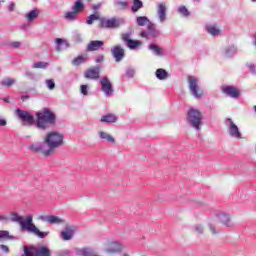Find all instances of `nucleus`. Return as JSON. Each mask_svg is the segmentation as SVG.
Returning <instances> with one entry per match:
<instances>
[{
	"label": "nucleus",
	"mask_w": 256,
	"mask_h": 256,
	"mask_svg": "<svg viewBox=\"0 0 256 256\" xmlns=\"http://www.w3.org/2000/svg\"><path fill=\"white\" fill-rule=\"evenodd\" d=\"M63 139V134L55 131L49 132L44 137L43 144H32L30 145V149L35 153H42L44 157H51V155H55V151L59 147L63 146Z\"/></svg>",
	"instance_id": "nucleus-1"
},
{
	"label": "nucleus",
	"mask_w": 256,
	"mask_h": 256,
	"mask_svg": "<svg viewBox=\"0 0 256 256\" xmlns=\"http://www.w3.org/2000/svg\"><path fill=\"white\" fill-rule=\"evenodd\" d=\"M10 219L11 221H14V223H19L21 231L33 233V235H36V237H39V239H45V237L49 235V232H41V230H39V228H37V226L33 224L32 215H27L25 218H23V216L12 212L10 215Z\"/></svg>",
	"instance_id": "nucleus-2"
},
{
	"label": "nucleus",
	"mask_w": 256,
	"mask_h": 256,
	"mask_svg": "<svg viewBox=\"0 0 256 256\" xmlns=\"http://www.w3.org/2000/svg\"><path fill=\"white\" fill-rule=\"evenodd\" d=\"M36 127L38 129H47L49 125L55 123V114L51 110L44 108L42 111L37 112Z\"/></svg>",
	"instance_id": "nucleus-3"
},
{
	"label": "nucleus",
	"mask_w": 256,
	"mask_h": 256,
	"mask_svg": "<svg viewBox=\"0 0 256 256\" xmlns=\"http://www.w3.org/2000/svg\"><path fill=\"white\" fill-rule=\"evenodd\" d=\"M187 121L192 127H194V129H196V131H199V129H201V121H203V116L199 110L191 108L187 114Z\"/></svg>",
	"instance_id": "nucleus-4"
},
{
	"label": "nucleus",
	"mask_w": 256,
	"mask_h": 256,
	"mask_svg": "<svg viewBox=\"0 0 256 256\" xmlns=\"http://www.w3.org/2000/svg\"><path fill=\"white\" fill-rule=\"evenodd\" d=\"M24 256H51V250L47 246L24 247Z\"/></svg>",
	"instance_id": "nucleus-5"
},
{
	"label": "nucleus",
	"mask_w": 256,
	"mask_h": 256,
	"mask_svg": "<svg viewBox=\"0 0 256 256\" xmlns=\"http://www.w3.org/2000/svg\"><path fill=\"white\" fill-rule=\"evenodd\" d=\"M125 249V246L119 241H107L104 244L103 251L108 255H115L116 253H121Z\"/></svg>",
	"instance_id": "nucleus-6"
},
{
	"label": "nucleus",
	"mask_w": 256,
	"mask_h": 256,
	"mask_svg": "<svg viewBox=\"0 0 256 256\" xmlns=\"http://www.w3.org/2000/svg\"><path fill=\"white\" fill-rule=\"evenodd\" d=\"M125 23V20L123 18H100V25L104 29H117L121 27Z\"/></svg>",
	"instance_id": "nucleus-7"
},
{
	"label": "nucleus",
	"mask_w": 256,
	"mask_h": 256,
	"mask_svg": "<svg viewBox=\"0 0 256 256\" xmlns=\"http://www.w3.org/2000/svg\"><path fill=\"white\" fill-rule=\"evenodd\" d=\"M189 89L196 99L203 97V89L199 87V79L195 76H188Z\"/></svg>",
	"instance_id": "nucleus-8"
},
{
	"label": "nucleus",
	"mask_w": 256,
	"mask_h": 256,
	"mask_svg": "<svg viewBox=\"0 0 256 256\" xmlns=\"http://www.w3.org/2000/svg\"><path fill=\"white\" fill-rule=\"evenodd\" d=\"M225 125L230 137H234V139H241V131H239V127L236 126L235 122H233L231 118H227L225 120Z\"/></svg>",
	"instance_id": "nucleus-9"
},
{
	"label": "nucleus",
	"mask_w": 256,
	"mask_h": 256,
	"mask_svg": "<svg viewBox=\"0 0 256 256\" xmlns=\"http://www.w3.org/2000/svg\"><path fill=\"white\" fill-rule=\"evenodd\" d=\"M16 113L19 119L22 121V125H24V127H31V125L35 123V118L29 114V112L17 109Z\"/></svg>",
	"instance_id": "nucleus-10"
},
{
	"label": "nucleus",
	"mask_w": 256,
	"mask_h": 256,
	"mask_svg": "<svg viewBox=\"0 0 256 256\" xmlns=\"http://www.w3.org/2000/svg\"><path fill=\"white\" fill-rule=\"evenodd\" d=\"M75 233H77V226L66 225L60 233V238L62 241H71L75 237Z\"/></svg>",
	"instance_id": "nucleus-11"
},
{
	"label": "nucleus",
	"mask_w": 256,
	"mask_h": 256,
	"mask_svg": "<svg viewBox=\"0 0 256 256\" xmlns=\"http://www.w3.org/2000/svg\"><path fill=\"white\" fill-rule=\"evenodd\" d=\"M38 219L44 223H49V225H61V223H65V220L55 215H40Z\"/></svg>",
	"instance_id": "nucleus-12"
},
{
	"label": "nucleus",
	"mask_w": 256,
	"mask_h": 256,
	"mask_svg": "<svg viewBox=\"0 0 256 256\" xmlns=\"http://www.w3.org/2000/svg\"><path fill=\"white\" fill-rule=\"evenodd\" d=\"M100 84L102 87L103 93L106 95V97H111L113 95V84H111V81H109V78L104 77L100 80Z\"/></svg>",
	"instance_id": "nucleus-13"
},
{
	"label": "nucleus",
	"mask_w": 256,
	"mask_h": 256,
	"mask_svg": "<svg viewBox=\"0 0 256 256\" xmlns=\"http://www.w3.org/2000/svg\"><path fill=\"white\" fill-rule=\"evenodd\" d=\"M122 41H125L129 49H137V47H141V41L131 39L130 33L122 34Z\"/></svg>",
	"instance_id": "nucleus-14"
},
{
	"label": "nucleus",
	"mask_w": 256,
	"mask_h": 256,
	"mask_svg": "<svg viewBox=\"0 0 256 256\" xmlns=\"http://www.w3.org/2000/svg\"><path fill=\"white\" fill-rule=\"evenodd\" d=\"M218 221L222 223L225 227L233 228L235 227V222L231 219V216L227 213L220 212L218 215Z\"/></svg>",
	"instance_id": "nucleus-15"
},
{
	"label": "nucleus",
	"mask_w": 256,
	"mask_h": 256,
	"mask_svg": "<svg viewBox=\"0 0 256 256\" xmlns=\"http://www.w3.org/2000/svg\"><path fill=\"white\" fill-rule=\"evenodd\" d=\"M101 73V68L99 66L89 68L88 70L85 71L84 77L86 79H99V74Z\"/></svg>",
	"instance_id": "nucleus-16"
},
{
	"label": "nucleus",
	"mask_w": 256,
	"mask_h": 256,
	"mask_svg": "<svg viewBox=\"0 0 256 256\" xmlns=\"http://www.w3.org/2000/svg\"><path fill=\"white\" fill-rule=\"evenodd\" d=\"M157 15L160 23H165V19H167V5L165 3L158 4Z\"/></svg>",
	"instance_id": "nucleus-17"
},
{
	"label": "nucleus",
	"mask_w": 256,
	"mask_h": 256,
	"mask_svg": "<svg viewBox=\"0 0 256 256\" xmlns=\"http://www.w3.org/2000/svg\"><path fill=\"white\" fill-rule=\"evenodd\" d=\"M222 91L225 95H228V97H232L233 99H237L240 95L239 89L233 86H222Z\"/></svg>",
	"instance_id": "nucleus-18"
},
{
	"label": "nucleus",
	"mask_w": 256,
	"mask_h": 256,
	"mask_svg": "<svg viewBox=\"0 0 256 256\" xmlns=\"http://www.w3.org/2000/svg\"><path fill=\"white\" fill-rule=\"evenodd\" d=\"M111 53L117 63H119V61H121L123 57H125V50L119 45L112 48Z\"/></svg>",
	"instance_id": "nucleus-19"
},
{
	"label": "nucleus",
	"mask_w": 256,
	"mask_h": 256,
	"mask_svg": "<svg viewBox=\"0 0 256 256\" xmlns=\"http://www.w3.org/2000/svg\"><path fill=\"white\" fill-rule=\"evenodd\" d=\"M105 45L103 41L100 40H94L91 41L87 46V51H99Z\"/></svg>",
	"instance_id": "nucleus-20"
},
{
	"label": "nucleus",
	"mask_w": 256,
	"mask_h": 256,
	"mask_svg": "<svg viewBox=\"0 0 256 256\" xmlns=\"http://www.w3.org/2000/svg\"><path fill=\"white\" fill-rule=\"evenodd\" d=\"M76 253L80 256H99V254H97V252L93 250V248H82L77 250Z\"/></svg>",
	"instance_id": "nucleus-21"
},
{
	"label": "nucleus",
	"mask_w": 256,
	"mask_h": 256,
	"mask_svg": "<svg viewBox=\"0 0 256 256\" xmlns=\"http://www.w3.org/2000/svg\"><path fill=\"white\" fill-rule=\"evenodd\" d=\"M115 7L119 9V11H125L129 8V1L127 0H116L114 2Z\"/></svg>",
	"instance_id": "nucleus-22"
},
{
	"label": "nucleus",
	"mask_w": 256,
	"mask_h": 256,
	"mask_svg": "<svg viewBox=\"0 0 256 256\" xmlns=\"http://www.w3.org/2000/svg\"><path fill=\"white\" fill-rule=\"evenodd\" d=\"M39 13H41L39 11V9H34L31 10L28 14H26V19L29 23L35 21V19H37V17H39Z\"/></svg>",
	"instance_id": "nucleus-23"
},
{
	"label": "nucleus",
	"mask_w": 256,
	"mask_h": 256,
	"mask_svg": "<svg viewBox=\"0 0 256 256\" xmlns=\"http://www.w3.org/2000/svg\"><path fill=\"white\" fill-rule=\"evenodd\" d=\"M99 137H100V139H103L104 141H108V143H115V138H113V136H111V134H109L107 132L100 131Z\"/></svg>",
	"instance_id": "nucleus-24"
},
{
	"label": "nucleus",
	"mask_w": 256,
	"mask_h": 256,
	"mask_svg": "<svg viewBox=\"0 0 256 256\" xmlns=\"http://www.w3.org/2000/svg\"><path fill=\"white\" fill-rule=\"evenodd\" d=\"M115 121H117V116L113 114H107L101 118L102 123H115Z\"/></svg>",
	"instance_id": "nucleus-25"
},
{
	"label": "nucleus",
	"mask_w": 256,
	"mask_h": 256,
	"mask_svg": "<svg viewBox=\"0 0 256 256\" xmlns=\"http://www.w3.org/2000/svg\"><path fill=\"white\" fill-rule=\"evenodd\" d=\"M83 9H85V5L83 4V2H81V0H77L72 7V11H74L78 15L79 13H81V11H83Z\"/></svg>",
	"instance_id": "nucleus-26"
},
{
	"label": "nucleus",
	"mask_w": 256,
	"mask_h": 256,
	"mask_svg": "<svg viewBox=\"0 0 256 256\" xmlns=\"http://www.w3.org/2000/svg\"><path fill=\"white\" fill-rule=\"evenodd\" d=\"M148 33L152 37H159V35H161V32L159 30L155 29V24H153V23H149Z\"/></svg>",
	"instance_id": "nucleus-27"
},
{
	"label": "nucleus",
	"mask_w": 256,
	"mask_h": 256,
	"mask_svg": "<svg viewBox=\"0 0 256 256\" xmlns=\"http://www.w3.org/2000/svg\"><path fill=\"white\" fill-rule=\"evenodd\" d=\"M156 77L157 79H160V81H163L167 79V77H169V74L167 73V71H165V69L159 68L158 70H156Z\"/></svg>",
	"instance_id": "nucleus-28"
},
{
	"label": "nucleus",
	"mask_w": 256,
	"mask_h": 256,
	"mask_svg": "<svg viewBox=\"0 0 256 256\" xmlns=\"http://www.w3.org/2000/svg\"><path fill=\"white\" fill-rule=\"evenodd\" d=\"M77 17H79V14H77V12H74V10L66 12L64 15V19H66V21H75L77 20Z\"/></svg>",
	"instance_id": "nucleus-29"
},
{
	"label": "nucleus",
	"mask_w": 256,
	"mask_h": 256,
	"mask_svg": "<svg viewBox=\"0 0 256 256\" xmlns=\"http://www.w3.org/2000/svg\"><path fill=\"white\" fill-rule=\"evenodd\" d=\"M139 9H143V2L141 0H133L131 11L137 13Z\"/></svg>",
	"instance_id": "nucleus-30"
},
{
	"label": "nucleus",
	"mask_w": 256,
	"mask_h": 256,
	"mask_svg": "<svg viewBox=\"0 0 256 256\" xmlns=\"http://www.w3.org/2000/svg\"><path fill=\"white\" fill-rule=\"evenodd\" d=\"M136 21H137V25H139V27H145V25H149V23H151L149 21V18H147L145 16L137 17Z\"/></svg>",
	"instance_id": "nucleus-31"
},
{
	"label": "nucleus",
	"mask_w": 256,
	"mask_h": 256,
	"mask_svg": "<svg viewBox=\"0 0 256 256\" xmlns=\"http://www.w3.org/2000/svg\"><path fill=\"white\" fill-rule=\"evenodd\" d=\"M149 49H150V51H153L154 55H158V56L163 55V48H161L155 44H150Z\"/></svg>",
	"instance_id": "nucleus-32"
},
{
	"label": "nucleus",
	"mask_w": 256,
	"mask_h": 256,
	"mask_svg": "<svg viewBox=\"0 0 256 256\" xmlns=\"http://www.w3.org/2000/svg\"><path fill=\"white\" fill-rule=\"evenodd\" d=\"M15 83H17V80H15L13 78H4L1 81V85L3 87H11V86L15 85Z\"/></svg>",
	"instance_id": "nucleus-33"
},
{
	"label": "nucleus",
	"mask_w": 256,
	"mask_h": 256,
	"mask_svg": "<svg viewBox=\"0 0 256 256\" xmlns=\"http://www.w3.org/2000/svg\"><path fill=\"white\" fill-rule=\"evenodd\" d=\"M101 18L99 17V13L92 14L88 16L86 23L87 25H93V21H100Z\"/></svg>",
	"instance_id": "nucleus-34"
},
{
	"label": "nucleus",
	"mask_w": 256,
	"mask_h": 256,
	"mask_svg": "<svg viewBox=\"0 0 256 256\" xmlns=\"http://www.w3.org/2000/svg\"><path fill=\"white\" fill-rule=\"evenodd\" d=\"M87 61V55L78 56L73 60V65H81V63H85Z\"/></svg>",
	"instance_id": "nucleus-35"
},
{
	"label": "nucleus",
	"mask_w": 256,
	"mask_h": 256,
	"mask_svg": "<svg viewBox=\"0 0 256 256\" xmlns=\"http://www.w3.org/2000/svg\"><path fill=\"white\" fill-rule=\"evenodd\" d=\"M193 231L196 233V235H203L205 233V228L201 224H196Z\"/></svg>",
	"instance_id": "nucleus-36"
},
{
	"label": "nucleus",
	"mask_w": 256,
	"mask_h": 256,
	"mask_svg": "<svg viewBox=\"0 0 256 256\" xmlns=\"http://www.w3.org/2000/svg\"><path fill=\"white\" fill-rule=\"evenodd\" d=\"M49 63L47 62H36L33 64V69H47Z\"/></svg>",
	"instance_id": "nucleus-37"
},
{
	"label": "nucleus",
	"mask_w": 256,
	"mask_h": 256,
	"mask_svg": "<svg viewBox=\"0 0 256 256\" xmlns=\"http://www.w3.org/2000/svg\"><path fill=\"white\" fill-rule=\"evenodd\" d=\"M206 31L208 33H210V35H213V36L219 35V33H220L219 29H217V27H215V26H207Z\"/></svg>",
	"instance_id": "nucleus-38"
},
{
	"label": "nucleus",
	"mask_w": 256,
	"mask_h": 256,
	"mask_svg": "<svg viewBox=\"0 0 256 256\" xmlns=\"http://www.w3.org/2000/svg\"><path fill=\"white\" fill-rule=\"evenodd\" d=\"M178 12L181 13V15H184V17H188V15H189V10H187V7H185V6H181L178 9Z\"/></svg>",
	"instance_id": "nucleus-39"
},
{
	"label": "nucleus",
	"mask_w": 256,
	"mask_h": 256,
	"mask_svg": "<svg viewBox=\"0 0 256 256\" xmlns=\"http://www.w3.org/2000/svg\"><path fill=\"white\" fill-rule=\"evenodd\" d=\"M237 53V49L234 48V46H231L228 50H226L227 57H231L232 55H235Z\"/></svg>",
	"instance_id": "nucleus-40"
},
{
	"label": "nucleus",
	"mask_w": 256,
	"mask_h": 256,
	"mask_svg": "<svg viewBox=\"0 0 256 256\" xmlns=\"http://www.w3.org/2000/svg\"><path fill=\"white\" fill-rule=\"evenodd\" d=\"M46 85H47L48 89H50V90L55 89V80H53V79L46 80Z\"/></svg>",
	"instance_id": "nucleus-41"
},
{
	"label": "nucleus",
	"mask_w": 256,
	"mask_h": 256,
	"mask_svg": "<svg viewBox=\"0 0 256 256\" xmlns=\"http://www.w3.org/2000/svg\"><path fill=\"white\" fill-rule=\"evenodd\" d=\"M0 239H11V236H9V231L0 230Z\"/></svg>",
	"instance_id": "nucleus-42"
},
{
	"label": "nucleus",
	"mask_w": 256,
	"mask_h": 256,
	"mask_svg": "<svg viewBox=\"0 0 256 256\" xmlns=\"http://www.w3.org/2000/svg\"><path fill=\"white\" fill-rule=\"evenodd\" d=\"M87 89H89V86H87V85L80 86V91H81L82 95H88Z\"/></svg>",
	"instance_id": "nucleus-43"
},
{
	"label": "nucleus",
	"mask_w": 256,
	"mask_h": 256,
	"mask_svg": "<svg viewBox=\"0 0 256 256\" xmlns=\"http://www.w3.org/2000/svg\"><path fill=\"white\" fill-rule=\"evenodd\" d=\"M56 43H57V51H61V45H62V43H63V39H61V38H57L56 39Z\"/></svg>",
	"instance_id": "nucleus-44"
},
{
	"label": "nucleus",
	"mask_w": 256,
	"mask_h": 256,
	"mask_svg": "<svg viewBox=\"0 0 256 256\" xmlns=\"http://www.w3.org/2000/svg\"><path fill=\"white\" fill-rule=\"evenodd\" d=\"M70 251L69 250H61L57 253L58 256H67L70 255Z\"/></svg>",
	"instance_id": "nucleus-45"
},
{
	"label": "nucleus",
	"mask_w": 256,
	"mask_h": 256,
	"mask_svg": "<svg viewBox=\"0 0 256 256\" xmlns=\"http://www.w3.org/2000/svg\"><path fill=\"white\" fill-rule=\"evenodd\" d=\"M0 249L3 253H9V246L7 245H0Z\"/></svg>",
	"instance_id": "nucleus-46"
},
{
	"label": "nucleus",
	"mask_w": 256,
	"mask_h": 256,
	"mask_svg": "<svg viewBox=\"0 0 256 256\" xmlns=\"http://www.w3.org/2000/svg\"><path fill=\"white\" fill-rule=\"evenodd\" d=\"M11 46L14 47L15 49H19V47H21V42H12Z\"/></svg>",
	"instance_id": "nucleus-47"
},
{
	"label": "nucleus",
	"mask_w": 256,
	"mask_h": 256,
	"mask_svg": "<svg viewBox=\"0 0 256 256\" xmlns=\"http://www.w3.org/2000/svg\"><path fill=\"white\" fill-rule=\"evenodd\" d=\"M209 229H210V231H211V233H212L213 235L217 234V230L215 229V227L213 226V224H210V225H209Z\"/></svg>",
	"instance_id": "nucleus-48"
},
{
	"label": "nucleus",
	"mask_w": 256,
	"mask_h": 256,
	"mask_svg": "<svg viewBox=\"0 0 256 256\" xmlns=\"http://www.w3.org/2000/svg\"><path fill=\"white\" fill-rule=\"evenodd\" d=\"M5 125H7V120L0 117V127H5Z\"/></svg>",
	"instance_id": "nucleus-49"
},
{
	"label": "nucleus",
	"mask_w": 256,
	"mask_h": 256,
	"mask_svg": "<svg viewBox=\"0 0 256 256\" xmlns=\"http://www.w3.org/2000/svg\"><path fill=\"white\" fill-rule=\"evenodd\" d=\"M8 11H15V3L14 2L9 4Z\"/></svg>",
	"instance_id": "nucleus-50"
},
{
	"label": "nucleus",
	"mask_w": 256,
	"mask_h": 256,
	"mask_svg": "<svg viewBox=\"0 0 256 256\" xmlns=\"http://www.w3.org/2000/svg\"><path fill=\"white\" fill-rule=\"evenodd\" d=\"M92 9H94V11H97V9H101V3L94 4V5L92 6Z\"/></svg>",
	"instance_id": "nucleus-51"
},
{
	"label": "nucleus",
	"mask_w": 256,
	"mask_h": 256,
	"mask_svg": "<svg viewBox=\"0 0 256 256\" xmlns=\"http://www.w3.org/2000/svg\"><path fill=\"white\" fill-rule=\"evenodd\" d=\"M248 67L250 71H252V73H255V68H256L255 64H249Z\"/></svg>",
	"instance_id": "nucleus-52"
},
{
	"label": "nucleus",
	"mask_w": 256,
	"mask_h": 256,
	"mask_svg": "<svg viewBox=\"0 0 256 256\" xmlns=\"http://www.w3.org/2000/svg\"><path fill=\"white\" fill-rule=\"evenodd\" d=\"M127 75H128V77H133V75H135V71H133V70H128V71H127Z\"/></svg>",
	"instance_id": "nucleus-53"
},
{
	"label": "nucleus",
	"mask_w": 256,
	"mask_h": 256,
	"mask_svg": "<svg viewBox=\"0 0 256 256\" xmlns=\"http://www.w3.org/2000/svg\"><path fill=\"white\" fill-rule=\"evenodd\" d=\"M101 61H103V56H99V57L96 59V63H101Z\"/></svg>",
	"instance_id": "nucleus-54"
},
{
	"label": "nucleus",
	"mask_w": 256,
	"mask_h": 256,
	"mask_svg": "<svg viewBox=\"0 0 256 256\" xmlns=\"http://www.w3.org/2000/svg\"><path fill=\"white\" fill-rule=\"evenodd\" d=\"M21 99L22 101H27V99H29V96H22Z\"/></svg>",
	"instance_id": "nucleus-55"
},
{
	"label": "nucleus",
	"mask_w": 256,
	"mask_h": 256,
	"mask_svg": "<svg viewBox=\"0 0 256 256\" xmlns=\"http://www.w3.org/2000/svg\"><path fill=\"white\" fill-rule=\"evenodd\" d=\"M141 37H147V32L145 31L141 32Z\"/></svg>",
	"instance_id": "nucleus-56"
},
{
	"label": "nucleus",
	"mask_w": 256,
	"mask_h": 256,
	"mask_svg": "<svg viewBox=\"0 0 256 256\" xmlns=\"http://www.w3.org/2000/svg\"><path fill=\"white\" fill-rule=\"evenodd\" d=\"M5 220V216H0V221Z\"/></svg>",
	"instance_id": "nucleus-57"
},
{
	"label": "nucleus",
	"mask_w": 256,
	"mask_h": 256,
	"mask_svg": "<svg viewBox=\"0 0 256 256\" xmlns=\"http://www.w3.org/2000/svg\"><path fill=\"white\" fill-rule=\"evenodd\" d=\"M4 101H5L6 103H9V99H8V98H5Z\"/></svg>",
	"instance_id": "nucleus-58"
},
{
	"label": "nucleus",
	"mask_w": 256,
	"mask_h": 256,
	"mask_svg": "<svg viewBox=\"0 0 256 256\" xmlns=\"http://www.w3.org/2000/svg\"><path fill=\"white\" fill-rule=\"evenodd\" d=\"M1 3H5V0H0V5H1Z\"/></svg>",
	"instance_id": "nucleus-59"
},
{
	"label": "nucleus",
	"mask_w": 256,
	"mask_h": 256,
	"mask_svg": "<svg viewBox=\"0 0 256 256\" xmlns=\"http://www.w3.org/2000/svg\"><path fill=\"white\" fill-rule=\"evenodd\" d=\"M123 256H129V254H124Z\"/></svg>",
	"instance_id": "nucleus-60"
},
{
	"label": "nucleus",
	"mask_w": 256,
	"mask_h": 256,
	"mask_svg": "<svg viewBox=\"0 0 256 256\" xmlns=\"http://www.w3.org/2000/svg\"><path fill=\"white\" fill-rule=\"evenodd\" d=\"M253 2H256V0H252Z\"/></svg>",
	"instance_id": "nucleus-61"
}]
</instances>
